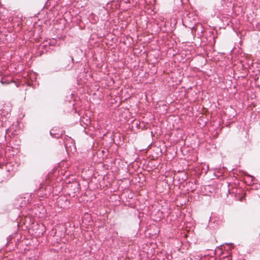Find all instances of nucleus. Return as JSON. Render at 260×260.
Returning a JSON list of instances; mask_svg holds the SVG:
<instances>
[{
  "instance_id": "obj_2",
  "label": "nucleus",
  "mask_w": 260,
  "mask_h": 260,
  "mask_svg": "<svg viewBox=\"0 0 260 260\" xmlns=\"http://www.w3.org/2000/svg\"><path fill=\"white\" fill-rule=\"evenodd\" d=\"M78 185L77 184H72L69 187V189L71 191L72 189L74 190V191L72 192L70 191L69 193L70 196L72 195L74 196L75 194L79 192V189L78 188Z\"/></svg>"
},
{
  "instance_id": "obj_3",
  "label": "nucleus",
  "mask_w": 260,
  "mask_h": 260,
  "mask_svg": "<svg viewBox=\"0 0 260 260\" xmlns=\"http://www.w3.org/2000/svg\"><path fill=\"white\" fill-rule=\"evenodd\" d=\"M211 220H213V222L217 224H221L223 222V217L222 216H215L211 218Z\"/></svg>"
},
{
  "instance_id": "obj_4",
  "label": "nucleus",
  "mask_w": 260,
  "mask_h": 260,
  "mask_svg": "<svg viewBox=\"0 0 260 260\" xmlns=\"http://www.w3.org/2000/svg\"><path fill=\"white\" fill-rule=\"evenodd\" d=\"M224 259L231 260V257H229V256H228V257H224Z\"/></svg>"
},
{
  "instance_id": "obj_1",
  "label": "nucleus",
  "mask_w": 260,
  "mask_h": 260,
  "mask_svg": "<svg viewBox=\"0 0 260 260\" xmlns=\"http://www.w3.org/2000/svg\"><path fill=\"white\" fill-rule=\"evenodd\" d=\"M64 133L62 128L58 126L53 127L50 131V135L56 138H60Z\"/></svg>"
},
{
  "instance_id": "obj_5",
  "label": "nucleus",
  "mask_w": 260,
  "mask_h": 260,
  "mask_svg": "<svg viewBox=\"0 0 260 260\" xmlns=\"http://www.w3.org/2000/svg\"><path fill=\"white\" fill-rule=\"evenodd\" d=\"M1 83H2V84H4V83H5V82L4 81V79H2V80H1Z\"/></svg>"
}]
</instances>
